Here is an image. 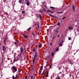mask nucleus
Instances as JSON below:
<instances>
[{
    "mask_svg": "<svg viewBox=\"0 0 79 79\" xmlns=\"http://www.w3.org/2000/svg\"><path fill=\"white\" fill-rule=\"evenodd\" d=\"M37 52H36L35 53V55L34 56V58H37Z\"/></svg>",
    "mask_w": 79,
    "mask_h": 79,
    "instance_id": "423d86ee",
    "label": "nucleus"
},
{
    "mask_svg": "<svg viewBox=\"0 0 79 79\" xmlns=\"http://www.w3.org/2000/svg\"><path fill=\"white\" fill-rule=\"evenodd\" d=\"M7 39H8V38H7V37L5 38V40H4L6 41V40Z\"/></svg>",
    "mask_w": 79,
    "mask_h": 79,
    "instance_id": "2f4dec72",
    "label": "nucleus"
},
{
    "mask_svg": "<svg viewBox=\"0 0 79 79\" xmlns=\"http://www.w3.org/2000/svg\"><path fill=\"white\" fill-rule=\"evenodd\" d=\"M2 47L3 48V50L4 51H6V48H5V46L3 45L2 46Z\"/></svg>",
    "mask_w": 79,
    "mask_h": 79,
    "instance_id": "20e7f679",
    "label": "nucleus"
},
{
    "mask_svg": "<svg viewBox=\"0 0 79 79\" xmlns=\"http://www.w3.org/2000/svg\"><path fill=\"white\" fill-rule=\"evenodd\" d=\"M12 79H16L15 78V76H14V75L13 76Z\"/></svg>",
    "mask_w": 79,
    "mask_h": 79,
    "instance_id": "393cba45",
    "label": "nucleus"
},
{
    "mask_svg": "<svg viewBox=\"0 0 79 79\" xmlns=\"http://www.w3.org/2000/svg\"><path fill=\"white\" fill-rule=\"evenodd\" d=\"M66 17H63L61 19H62V20H64V19H65V18H66Z\"/></svg>",
    "mask_w": 79,
    "mask_h": 79,
    "instance_id": "6ab92c4d",
    "label": "nucleus"
},
{
    "mask_svg": "<svg viewBox=\"0 0 79 79\" xmlns=\"http://www.w3.org/2000/svg\"><path fill=\"white\" fill-rule=\"evenodd\" d=\"M50 12H51V13H54V12H52L51 11H50Z\"/></svg>",
    "mask_w": 79,
    "mask_h": 79,
    "instance_id": "c03bdc74",
    "label": "nucleus"
},
{
    "mask_svg": "<svg viewBox=\"0 0 79 79\" xmlns=\"http://www.w3.org/2000/svg\"><path fill=\"white\" fill-rule=\"evenodd\" d=\"M59 50V49H58V48H56V51H58Z\"/></svg>",
    "mask_w": 79,
    "mask_h": 79,
    "instance_id": "72a5a7b5",
    "label": "nucleus"
},
{
    "mask_svg": "<svg viewBox=\"0 0 79 79\" xmlns=\"http://www.w3.org/2000/svg\"><path fill=\"white\" fill-rule=\"evenodd\" d=\"M69 29H70V30H73V27H69Z\"/></svg>",
    "mask_w": 79,
    "mask_h": 79,
    "instance_id": "9b49d317",
    "label": "nucleus"
},
{
    "mask_svg": "<svg viewBox=\"0 0 79 79\" xmlns=\"http://www.w3.org/2000/svg\"><path fill=\"white\" fill-rule=\"evenodd\" d=\"M52 43H51V44H50V45H52Z\"/></svg>",
    "mask_w": 79,
    "mask_h": 79,
    "instance_id": "09e8293b",
    "label": "nucleus"
},
{
    "mask_svg": "<svg viewBox=\"0 0 79 79\" xmlns=\"http://www.w3.org/2000/svg\"><path fill=\"white\" fill-rule=\"evenodd\" d=\"M31 77V79H33V76H32Z\"/></svg>",
    "mask_w": 79,
    "mask_h": 79,
    "instance_id": "e433bc0d",
    "label": "nucleus"
},
{
    "mask_svg": "<svg viewBox=\"0 0 79 79\" xmlns=\"http://www.w3.org/2000/svg\"><path fill=\"white\" fill-rule=\"evenodd\" d=\"M31 27H30L29 28H28L27 30V31H29V30H30L31 29Z\"/></svg>",
    "mask_w": 79,
    "mask_h": 79,
    "instance_id": "b1692460",
    "label": "nucleus"
},
{
    "mask_svg": "<svg viewBox=\"0 0 79 79\" xmlns=\"http://www.w3.org/2000/svg\"><path fill=\"white\" fill-rule=\"evenodd\" d=\"M44 6H45V8H47V5H44Z\"/></svg>",
    "mask_w": 79,
    "mask_h": 79,
    "instance_id": "4c0bfd02",
    "label": "nucleus"
},
{
    "mask_svg": "<svg viewBox=\"0 0 79 79\" xmlns=\"http://www.w3.org/2000/svg\"><path fill=\"white\" fill-rule=\"evenodd\" d=\"M26 4L28 6H29V2H26Z\"/></svg>",
    "mask_w": 79,
    "mask_h": 79,
    "instance_id": "f8f14e48",
    "label": "nucleus"
},
{
    "mask_svg": "<svg viewBox=\"0 0 79 79\" xmlns=\"http://www.w3.org/2000/svg\"><path fill=\"white\" fill-rule=\"evenodd\" d=\"M64 42V41H62V42Z\"/></svg>",
    "mask_w": 79,
    "mask_h": 79,
    "instance_id": "6e6d98bb",
    "label": "nucleus"
},
{
    "mask_svg": "<svg viewBox=\"0 0 79 79\" xmlns=\"http://www.w3.org/2000/svg\"><path fill=\"white\" fill-rule=\"evenodd\" d=\"M51 55L52 56H54V53L53 52H52L51 54Z\"/></svg>",
    "mask_w": 79,
    "mask_h": 79,
    "instance_id": "4be33fe9",
    "label": "nucleus"
},
{
    "mask_svg": "<svg viewBox=\"0 0 79 79\" xmlns=\"http://www.w3.org/2000/svg\"><path fill=\"white\" fill-rule=\"evenodd\" d=\"M72 8L73 10V11H75V7L73 5H72Z\"/></svg>",
    "mask_w": 79,
    "mask_h": 79,
    "instance_id": "39448f33",
    "label": "nucleus"
},
{
    "mask_svg": "<svg viewBox=\"0 0 79 79\" xmlns=\"http://www.w3.org/2000/svg\"><path fill=\"white\" fill-rule=\"evenodd\" d=\"M42 44H40L39 46V48H41V47H42Z\"/></svg>",
    "mask_w": 79,
    "mask_h": 79,
    "instance_id": "1a4fd4ad",
    "label": "nucleus"
},
{
    "mask_svg": "<svg viewBox=\"0 0 79 79\" xmlns=\"http://www.w3.org/2000/svg\"><path fill=\"white\" fill-rule=\"evenodd\" d=\"M55 36H53V37L52 38V40H53V39H55Z\"/></svg>",
    "mask_w": 79,
    "mask_h": 79,
    "instance_id": "ea45409f",
    "label": "nucleus"
},
{
    "mask_svg": "<svg viewBox=\"0 0 79 79\" xmlns=\"http://www.w3.org/2000/svg\"><path fill=\"white\" fill-rule=\"evenodd\" d=\"M57 13H59L60 14H61L62 13H63V11H62L61 12H57Z\"/></svg>",
    "mask_w": 79,
    "mask_h": 79,
    "instance_id": "4468645a",
    "label": "nucleus"
},
{
    "mask_svg": "<svg viewBox=\"0 0 79 79\" xmlns=\"http://www.w3.org/2000/svg\"><path fill=\"white\" fill-rule=\"evenodd\" d=\"M38 17H39L40 18V19L41 21H42V16H41V15L40 14H39L38 15Z\"/></svg>",
    "mask_w": 79,
    "mask_h": 79,
    "instance_id": "7ed1b4c3",
    "label": "nucleus"
},
{
    "mask_svg": "<svg viewBox=\"0 0 79 79\" xmlns=\"http://www.w3.org/2000/svg\"><path fill=\"white\" fill-rule=\"evenodd\" d=\"M59 45L60 46H63V44H61V43H60V44H59Z\"/></svg>",
    "mask_w": 79,
    "mask_h": 79,
    "instance_id": "cd10ccee",
    "label": "nucleus"
},
{
    "mask_svg": "<svg viewBox=\"0 0 79 79\" xmlns=\"http://www.w3.org/2000/svg\"><path fill=\"white\" fill-rule=\"evenodd\" d=\"M54 31L55 32V34H57V33L60 32V30L58 29H56V30H54Z\"/></svg>",
    "mask_w": 79,
    "mask_h": 79,
    "instance_id": "f03ea898",
    "label": "nucleus"
},
{
    "mask_svg": "<svg viewBox=\"0 0 79 79\" xmlns=\"http://www.w3.org/2000/svg\"><path fill=\"white\" fill-rule=\"evenodd\" d=\"M49 11H50V10H48L47 11V12H48H48Z\"/></svg>",
    "mask_w": 79,
    "mask_h": 79,
    "instance_id": "79ce46f5",
    "label": "nucleus"
},
{
    "mask_svg": "<svg viewBox=\"0 0 79 79\" xmlns=\"http://www.w3.org/2000/svg\"><path fill=\"white\" fill-rule=\"evenodd\" d=\"M16 61H18V60H15Z\"/></svg>",
    "mask_w": 79,
    "mask_h": 79,
    "instance_id": "4d7b16f0",
    "label": "nucleus"
},
{
    "mask_svg": "<svg viewBox=\"0 0 79 79\" xmlns=\"http://www.w3.org/2000/svg\"><path fill=\"white\" fill-rule=\"evenodd\" d=\"M23 0V1H24V0Z\"/></svg>",
    "mask_w": 79,
    "mask_h": 79,
    "instance_id": "13d9d810",
    "label": "nucleus"
},
{
    "mask_svg": "<svg viewBox=\"0 0 79 79\" xmlns=\"http://www.w3.org/2000/svg\"><path fill=\"white\" fill-rule=\"evenodd\" d=\"M35 60H36V58L34 57V59L33 62H35Z\"/></svg>",
    "mask_w": 79,
    "mask_h": 79,
    "instance_id": "412c9836",
    "label": "nucleus"
},
{
    "mask_svg": "<svg viewBox=\"0 0 79 79\" xmlns=\"http://www.w3.org/2000/svg\"><path fill=\"white\" fill-rule=\"evenodd\" d=\"M48 72H47V74H46L45 76L46 77H48Z\"/></svg>",
    "mask_w": 79,
    "mask_h": 79,
    "instance_id": "ddd939ff",
    "label": "nucleus"
},
{
    "mask_svg": "<svg viewBox=\"0 0 79 79\" xmlns=\"http://www.w3.org/2000/svg\"><path fill=\"white\" fill-rule=\"evenodd\" d=\"M6 2V0H3V2H4V3H5V2Z\"/></svg>",
    "mask_w": 79,
    "mask_h": 79,
    "instance_id": "bb28decb",
    "label": "nucleus"
},
{
    "mask_svg": "<svg viewBox=\"0 0 79 79\" xmlns=\"http://www.w3.org/2000/svg\"><path fill=\"white\" fill-rule=\"evenodd\" d=\"M38 11L39 12H40V13H43V11L41 9H40V10Z\"/></svg>",
    "mask_w": 79,
    "mask_h": 79,
    "instance_id": "9d476101",
    "label": "nucleus"
},
{
    "mask_svg": "<svg viewBox=\"0 0 79 79\" xmlns=\"http://www.w3.org/2000/svg\"><path fill=\"white\" fill-rule=\"evenodd\" d=\"M49 16H52V17H53L54 16L52 15H50V14H49Z\"/></svg>",
    "mask_w": 79,
    "mask_h": 79,
    "instance_id": "c756f323",
    "label": "nucleus"
},
{
    "mask_svg": "<svg viewBox=\"0 0 79 79\" xmlns=\"http://www.w3.org/2000/svg\"><path fill=\"white\" fill-rule=\"evenodd\" d=\"M34 62H33V64H34Z\"/></svg>",
    "mask_w": 79,
    "mask_h": 79,
    "instance_id": "5fc2aeb1",
    "label": "nucleus"
},
{
    "mask_svg": "<svg viewBox=\"0 0 79 79\" xmlns=\"http://www.w3.org/2000/svg\"><path fill=\"white\" fill-rule=\"evenodd\" d=\"M50 8H52V9H53V10H55V8L51 6Z\"/></svg>",
    "mask_w": 79,
    "mask_h": 79,
    "instance_id": "aec40b11",
    "label": "nucleus"
},
{
    "mask_svg": "<svg viewBox=\"0 0 79 79\" xmlns=\"http://www.w3.org/2000/svg\"><path fill=\"white\" fill-rule=\"evenodd\" d=\"M27 77L26 76V77H25V79H27Z\"/></svg>",
    "mask_w": 79,
    "mask_h": 79,
    "instance_id": "37998d69",
    "label": "nucleus"
},
{
    "mask_svg": "<svg viewBox=\"0 0 79 79\" xmlns=\"http://www.w3.org/2000/svg\"><path fill=\"white\" fill-rule=\"evenodd\" d=\"M57 79H60V78L59 77H58L57 78Z\"/></svg>",
    "mask_w": 79,
    "mask_h": 79,
    "instance_id": "a19ab883",
    "label": "nucleus"
},
{
    "mask_svg": "<svg viewBox=\"0 0 79 79\" xmlns=\"http://www.w3.org/2000/svg\"><path fill=\"white\" fill-rule=\"evenodd\" d=\"M44 74H45V72H44V71H43V73L41 74L42 76H43Z\"/></svg>",
    "mask_w": 79,
    "mask_h": 79,
    "instance_id": "5701e85b",
    "label": "nucleus"
},
{
    "mask_svg": "<svg viewBox=\"0 0 79 79\" xmlns=\"http://www.w3.org/2000/svg\"><path fill=\"white\" fill-rule=\"evenodd\" d=\"M21 52H23V47H21L20 48Z\"/></svg>",
    "mask_w": 79,
    "mask_h": 79,
    "instance_id": "6e6552de",
    "label": "nucleus"
},
{
    "mask_svg": "<svg viewBox=\"0 0 79 79\" xmlns=\"http://www.w3.org/2000/svg\"><path fill=\"white\" fill-rule=\"evenodd\" d=\"M3 42V43H4V45H6V40H4Z\"/></svg>",
    "mask_w": 79,
    "mask_h": 79,
    "instance_id": "2eb2a0df",
    "label": "nucleus"
},
{
    "mask_svg": "<svg viewBox=\"0 0 79 79\" xmlns=\"http://www.w3.org/2000/svg\"><path fill=\"white\" fill-rule=\"evenodd\" d=\"M34 77H35L34 76V78H33V79H34Z\"/></svg>",
    "mask_w": 79,
    "mask_h": 79,
    "instance_id": "864d4df0",
    "label": "nucleus"
},
{
    "mask_svg": "<svg viewBox=\"0 0 79 79\" xmlns=\"http://www.w3.org/2000/svg\"><path fill=\"white\" fill-rule=\"evenodd\" d=\"M60 22H59L57 24L58 26H60Z\"/></svg>",
    "mask_w": 79,
    "mask_h": 79,
    "instance_id": "c9c22d12",
    "label": "nucleus"
},
{
    "mask_svg": "<svg viewBox=\"0 0 79 79\" xmlns=\"http://www.w3.org/2000/svg\"><path fill=\"white\" fill-rule=\"evenodd\" d=\"M14 44H15L16 45V44H17L16 43H15Z\"/></svg>",
    "mask_w": 79,
    "mask_h": 79,
    "instance_id": "49530a36",
    "label": "nucleus"
},
{
    "mask_svg": "<svg viewBox=\"0 0 79 79\" xmlns=\"http://www.w3.org/2000/svg\"><path fill=\"white\" fill-rule=\"evenodd\" d=\"M69 40H71V38H69Z\"/></svg>",
    "mask_w": 79,
    "mask_h": 79,
    "instance_id": "58836bf2",
    "label": "nucleus"
},
{
    "mask_svg": "<svg viewBox=\"0 0 79 79\" xmlns=\"http://www.w3.org/2000/svg\"><path fill=\"white\" fill-rule=\"evenodd\" d=\"M23 37H24V38H27V37H28V36L27 35H26L24 36Z\"/></svg>",
    "mask_w": 79,
    "mask_h": 79,
    "instance_id": "dca6fc26",
    "label": "nucleus"
},
{
    "mask_svg": "<svg viewBox=\"0 0 79 79\" xmlns=\"http://www.w3.org/2000/svg\"><path fill=\"white\" fill-rule=\"evenodd\" d=\"M22 13H25V12L24 11H23L22 12Z\"/></svg>",
    "mask_w": 79,
    "mask_h": 79,
    "instance_id": "473e14b6",
    "label": "nucleus"
},
{
    "mask_svg": "<svg viewBox=\"0 0 79 79\" xmlns=\"http://www.w3.org/2000/svg\"><path fill=\"white\" fill-rule=\"evenodd\" d=\"M53 18H56V19H58V18L56 17L55 16H53Z\"/></svg>",
    "mask_w": 79,
    "mask_h": 79,
    "instance_id": "a211bd4d",
    "label": "nucleus"
},
{
    "mask_svg": "<svg viewBox=\"0 0 79 79\" xmlns=\"http://www.w3.org/2000/svg\"><path fill=\"white\" fill-rule=\"evenodd\" d=\"M33 34H34V32H32V35H33Z\"/></svg>",
    "mask_w": 79,
    "mask_h": 79,
    "instance_id": "8fccbe9b",
    "label": "nucleus"
},
{
    "mask_svg": "<svg viewBox=\"0 0 79 79\" xmlns=\"http://www.w3.org/2000/svg\"><path fill=\"white\" fill-rule=\"evenodd\" d=\"M18 77V74H17V75H16L15 78V79H16V78Z\"/></svg>",
    "mask_w": 79,
    "mask_h": 79,
    "instance_id": "c85d7f7f",
    "label": "nucleus"
},
{
    "mask_svg": "<svg viewBox=\"0 0 79 79\" xmlns=\"http://www.w3.org/2000/svg\"><path fill=\"white\" fill-rule=\"evenodd\" d=\"M12 69H13V72L14 73H15V72H16V71H17V69L15 67V66H13L12 67Z\"/></svg>",
    "mask_w": 79,
    "mask_h": 79,
    "instance_id": "f257e3e1",
    "label": "nucleus"
},
{
    "mask_svg": "<svg viewBox=\"0 0 79 79\" xmlns=\"http://www.w3.org/2000/svg\"><path fill=\"white\" fill-rule=\"evenodd\" d=\"M45 70L44 69V72H45Z\"/></svg>",
    "mask_w": 79,
    "mask_h": 79,
    "instance_id": "603ef678",
    "label": "nucleus"
},
{
    "mask_svg": "<svg viewBox=\"0 0 79 79\" xmlns=\"http://www.w3.org/2000/svg\"><path fill=\"white\" fill-rule=\"evenodd\" d=\"M77 62L78 63V64H79V60H77Z\"/></svg>",
    "mask_w": 79,
    "mask_h": 79,
    "instance_id": "a878e982",
    "label": "nucleus"
},
{
    "mask_svg": "<svg viewBox=\"0 0 79 79\" xmlns=\"http://www.w3.org/2000/svg\"><path fill=\"white\" fill-rule=\"evenodd\" d=\"M43 10L44 11H46V10L45 9H43Z\"/></svg>",
    "mask_w": 79,
    "mask_h": 79,
    "instance_id": "7c9ffc66",
    "label": "nucleus"
},
{
    "mask_svg": "<svg viewBox=\"0 0 79 79\" xmlns=\"http://www.w3.org/2000/svg\"><path fill=\"white\" fill-rule=\"evenodd\" d=\"M19 2L20 3H21V4H23V2L22 1V0H19Z\"/></svg>",
    "mask_w": 79,
    "mask_h": 79,
    "instance_id": "0eeeda50",
    "label": "nucleus"
},
{
    "mask_svg": "<svg viewBox=\"0 0 79 79\" xmlns=\"http://www.w3.org/2000/svg\"><path fill=\"white\" fill-rule=\"evenodd\" d=\"M52 68V65H50L49 66V68L50 69V68Z\"/></svg>",
    "mask_w": 79,
    "mask_h": 79,
    "instance_id": "f704fd0d",
    "label": "nucleus"
},
{
    "mask_svg": "<svg viewBox=\"0 0 79 79\" xmlns=\"http://www.w3.org/2000/svg\"><path fill=\"white\" fill-rule=\"evenodd\" d=\"M41 72H42V71H40V73H41Z\"/></svg>",
    "mask_w": 79,
    "mask_h": 79,
    "instance_id": "3c124183",
    "label": "nucleus"
},
{
    "mask_svg": "<svg viewBox=\"0 0 79 79\" xmlns=\"http://www.w3.org/2000/svg\"><path fill=\"white\" fill-rule=\"evenodd\" d=\"M57 37H60V35H57Z\"/></svg>",
    "mask_w": 79,
    "mask_h": 79,
    "instance_id": "de8ad7c7",
    "label": "nucleus"
},
{
    "mask_svg": "<svg viewBox=\"0 0 79 79\" xmlns=\"http://www.w3.org/2000/svg\"><path fill=\"white\" fill-rule=\"evenodd\" d=\"M42 69H43V67L42 66H41L40 68V70H42Z\"/></svg>",
    "mask_w": 79,
    "mask_h": 79,
    "instance_id": "f3484780",
    "label": "nucleus"
},
{
    "mask_svg": "<svg viewBox=\"0 0 79 79\" xmlns=\"http://www.w3.org/2000/svg\"><path fill=\"white\" fill-rule=\"evenodd\" d=\"M33 52H35V50H34V49H33Z\"/></svg>",
    "mask_w": 79,
    "mask_h": 79,
    "instance_id": "a18cd8bd",
    "label": "nucleus"
}]
</instances>
